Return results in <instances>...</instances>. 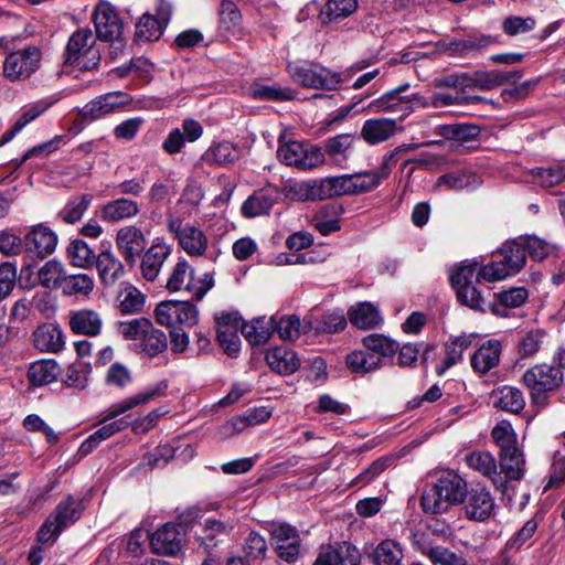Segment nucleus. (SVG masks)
Returning <instances> with one entry per match:
<instances>
[{
	"label": "nucleus",
	"instance_id": "nucleus-1",
	"mask_svg": "<svg viewBox=\"0 0 565 565\" xmlns=\"http://www.w3.org/2000/svg\"><path fill=\"white\" fill-rule=\"evenodd\" d=\"M466 494V481L455 471H443L435 483L423 493L422 507L426 513H444L450 507L463 502Z\"/></svg>",
	"mask_w": 565,
	"mask_h": 565
},
{
	"label": "nucleus",
	"instance_id": "nucleus-2",
	"mask_svg": "<svg viewBox=\"0 0 565 565\" xmlns=\"http://www.w3.org/2000/svg\"><path fill=\"white\" fill-rule=\"evenodd\" d=\"M158 396L157 391L151 393L138 394L136 396L129 397L126 401L117 403L113 405L107 412L105 417L99 422L104 424L99 429H97L94 434L89 435L79 446L78 452L81 456L89 455L98 445L114 436L115 434L126 429L129 426V423L125 418H119L113 420L110 423L105 424L106 422L126 413L127 411L140 405L148 403Z\"/></svg>",
	"mask_w": 565,
	"mask_h": 565
},
{
	"label": "nucleus",
	"instance_id": "nucleus-3",
	"mask_svg": "<svg viewBox=\"0 0 565 565\" xmlns=\"http://www.w3.org/2000/svg\"><path fill=\"white\" fill-rule=\"evenodd\" d=\"M494 259L483 265L477 273V279L487 281L502 280L515 276L525 266V254L521 253L516 238L505 241L495 253Z\"/></svg>",
	"mask_w": 565,
	"mask_h": 565
},
{
	"label": "nucleus",
	"instance_id": "nucleus-4",
	"mask_svg": "<svg viewBox=\"0 0 565 565\" xmlns=\"http://www.w3.org/2000/svg\"><path fill=\"white\" fill-rule=\"evenodd\" d=\"M477 263L457 267L449 276V282L455 289L457 300L460 305L483 313L486 312L484 299L481 291L472 285V278L477 271Z\"/></svg>",
	"mask_w": 565,
	"mask_h": 565
},
{
	"label": "nucleus",
	"instance_id": "nucleus-5",
	"mask_svg": "<svg viewBox=\"0 0 565 565\" xmlns=\"http://www.w3.org/2000/svg\"><path fill=\"white\" fill-rule=\"evenodd\" d=\"M287 73L291 79L306 88L313 89H337L341 83V75L328 68L316 70L306 65L289 62Z\"/></svg>",
	"mask_w": 565,
	"mask_h": 565
},
{
	"label": "nucleus",
	"instance_id": "nucleus-6",
	"mask_svg": "<svg viewBox=\"0 0 565 565\" xmlns=\"http://www.w3.org/2000/svg\"><path fill=\"white\" fill-rule=\"evenodd\" d=\"M42 52L34 45L11 52L4 60L3 74L12 82L29 78L39 70Z\"/></svg>",
	"mask_w": 565,
	"mask_h": 565
},
{
	"label": "nucleus",
	"instance_id": "nucleus-7",
	"mask_svg": "<svg viewBox=\"0 0 565 565\" xmlns=\"http://www.w3.org/2000/svg\"><path fill=\"white\" fill-rule=\"evenodd\" d=\"M131 102L132 97L128 93L114 90L99 95L86 103L82 107V114L84 118H90V120L96 121L130 105Z\"/></svg>",
	"mask_w": 565,
	"mask_h": 565
},
{
	"label": "nucleus",
	"instance_id": "nucleus-8",
	"mask_svg": "<svg viewBox=\"0 0 565 565\" xmlns=\"http://www.w3.org/2000/svg\"><path fill=\"white\" fill-rule=\"evenodd\" d=\"M93 22L96 36L100 41H109L122 34L124 24L117 10L109 2H100L94 13Z\"/></svg>",
	"mask_w": 565,
	"mask_h": 565
},
{
	"label": "nucleus",
	"instance_id": "nucleus-9",
	"mask_svg": "<svg viewBox=\"0 0 565 565\" xmlns=\"http://www.w3.org/2000/svg\"><path fill=\"white\" fill-rule=\"evenodd\" d=\"M57 242L56 233L42 223L31 226L24 234L25 250L40 259L51 255Z\"/></svg>",
	"mask_w": 565,
	"mask_h": 565
},
{
	"label": "nucleus",
	"instance_id": "nucleus-10",
	"mask_svg": "<svg viewBox=\"0 0 565 565\" xmlns=\"http://www.w3.org/2000/svg\"><path fill=\"white\" fill-rule=\"evenodd\" d=\"M184 543L181 527L173 523H167L158 529L150 537V545L156 554L175 556Z\"/></svg>",
	"mask_w": 565,
	"mask_h": 565
},
{
	"label": "nucleus",
	"instance_id": "nucleus-11",
	"mask_svg": "<svg viewBox=\"0 0 565 565\" xmlns=\"http://www.w3.org/2000/svg\"><path fill=\"white\" fill-rule=\"evenodd\" d=\"M116 245L127 265L134 266L146 248L147 241L140 228L129 225L117 232Z\"/></svg>",
	"mask_w": 565,
	"mask_h": 565
},
{
	"label": "nucleus",
	"instance_id": "nucleus-12",
	"mask_svg": "<svg viewBox=\"0 0 565 565\" xmlns=\"http://www.w3.org/2000/svg\"><path fill=\"white\" fill-rule=\"evenodd\" d=\"M527 388H559L563 383V371L554 364H536L522 376Z\"/></svg>",
	"mask_w": 565,
	"mask_h": 565
},
{
	"label": "nucleus",
	"instance_id": "nucleus-13",
	"mask_svg": "<svg viewBox=\"0 0 565 565\" xmlns=\"http://www.w3.org/2000/svg\"><path fill=\"white\" fill-rule=\"evenodd\" d=\"M95 266L104 287H114L125 275V267L111 252V244H107V248L98 253Z\"/></svg>",
	"mask_w": 565,
	"mask_h": 565
},
{
	"label": "nucleus",
	"instance_id": "nucleus-14",
	"mask_svg": "<svg viewBox=\"0 0 565 565\" xmlns=\"http://www.w3.org/2000/svg\"><path fill=\"white\" fill-rule=\"evenodd\" d=\"M315 565H360V553L348 543L323 545Z\"/></svg>",
	"mask_w": 565,
	"mask_h": 565
},
{
	"label": "nucleus",
	"instance_id": "nucleus-15",
	"mask_svg": "<svg viewBox=\"0 0 565 565\" xmlns=\"http://www.w3.org/2000/svg\"><path fill=\"white\" fill-rule=\"evenodd\" d=\"M495 302L487 303L484 301L486 311L489 310L497 317H507L508 308H519L523 306L529 297V291L525 287H511L509 289L494 292Z\"/></svg>",
	"mask_w": 565,
	"mask_h": 565
},
{
	"label": "nucleus",
	"instance_id": "nucleus-16",
	"mask_svg": "<svg viewBox=\"0 0 565 565\" xmlns=\"http://www.w3.org/2000/svg\"><path fill=\"white\" fill-rule=\"evenodd\" d=\"M33 344L41 352H60L65 344L64 333L57 323L45 322L33 331Z\"/></svg>",
	"mask_w": 565,
	"mask_h": 565
},
{
	"label": "nucleus",
	"instance_id": "nucleus-17",
	"mask_svg": "<svg viewBox=\"0 0 565 565\" xmlns=\"http://www.w3.org/2000/svg\"><path fill=\"white\" fill-rule=\"evenodd\" d=\"M465 512L468 519L484 521L489 519L494 509V500L490 492L484 489H472L467 491Z\"/></svg>",
	"mask_w": 565,
	"mask_h": 565
},
{
	"label": "nucleus",
	"instance_id": "nucleus-18",
	"mask_svg": "<svg viewBox=\"0 0 565 565\" xmlns=\"http://www.w3.org/2000/svg\"><path fill=\"white\" fill-rule=\"evenodd\" d=\"M397 131V122L391 118H370L364 121L361 138L371 146L388 140Z\"/></svg>",
	"mask_w": 565,
	"mask_h": 565
},
{
	"label": "nucleus",
	"instance_id": "nucleus-19",
	"mask_svg": "<svg viewBox=\"0 0 565 565\" xmlns=\"http://www.w3.org/2000/svg\"><path fill=\"white\" fill-rule=\"evenodd\" d=\"M502 351L501 342L497 339H490L482 343L470 358L472 370L478 374H487L500 362Z\"/></svg>",
	"mask_w": 565,
	"mask_h": 565
},
{
	"label": "nucleus",
	"instance_id": "nucleus-20",
	"mask_svg": "<svg viewBox=\"0 0 565 565\" xmlns=\"http://www.w3.org/2000/svg\"><path fill=\"white\" fill-rule=\"evenodd\" d=\"M140 212L137 201L128 198H118L100 206L99 218L106 223H117L132 218Z\"/></svg>",
	"mask_w": 565,
	"mask_h": 565
},
{
	"label": "nucleus",
	"instance_id": "nucleus-21",
	"mask_svg": "<svg viewBox=\"0 0 565 565\" xmlns=\"http://www.w3.org/2000/svg\"><path fill=\"white\" fill-rule=\"evenodd\" d=\"M482 128L471 122H451L438 125L435 128V135L450 141H457L465 145L471 141H478Z\"/></svg>",
	"mask_w": 565,
	"mask_h": 565
},
{
	"label": "nucleus",
	"instance_id": "nucleus-22",
	"mask_svg": "<svg viewBox=\"0 0 565 565\" xmlns=\"http://www.w3.org/2000/svg\"><path fill=\"white\" fill-rule=\"evenodd\" d=\"M475 334H460L449 337L445 343V358L436 365V373L441 376L448 369L462 360L463 352L471 347Z\"/></svg>",
	"mask_w": 565,
	"mask_h": 565
},
{
	"label": "nucleus",
	"instance_id": "nucleus-23",
	"mask_svg": "<svg viewBox=\"0 0 565 565\" xmlns=\"http://www.w3.org/2000/svg\"><path fill=\"white\" fill-rule=\"evenodd\" d=\"M465 460L469 468L490 478L498 489L505 487V481L498 471L497 461L490 452L472 451Z\"/></svg>",
	"mask_w": 565,
	"mask_h": 565
},
{
	"label": "nucleus",
	"instance_id": "nucleus-24",
	"mask_svg": "<svg viewBox=\"0 0 565 565\" xmlns=\"http://www.w3.org/2000/svg\"><path fill=\"white\" fill-rule=\"evenodd\" d=\"M266 362L278 374H291L300 367L296 352L287 345H277L266 352Z\"/></svg>",
	"mask_w": 565,
	"mask_h": 565
},
{
	"label": "nucleus",
	"instance_id": "nucleus-25",
	"mask_svg": "<svg viewBox=\"0 0 565 565\" xmlns=\"http://www.w3.org/2000/svg\"><path fill=\"white\" fill-rule=\"evenodd\" d=\"M70 328L75 334L96 337L102 330V319L95 310L82 309L70 315Z\"/></svg>",
	"mask_w": 565,
	"mask_h": 565
},
{
	"label": "nucleus",
	"instance_id": "nucleus-26",
	"mask_svg": "<svg viewBox=\"0 0 565 565\" xmlns=\"http://www.w3.org/2000/svg\"><path fill=\"white\" fill-rule=\"evenodd\" d=\"M61 367L54 359H42L33 362L28 370V379L32 386H44L57 380Z\"/></svg>",
	"mask_w": 565,
	"mask_h": 565
},
{
	"label": "nucleus",
	"instance_id": "nucleus-27",
	"mask_svg": "<svg viewBox=\"0 0 565 565\" xmlns=\"http://www.w3.org/2000/svg\"><path fill=\"white\" fill-rule=\"evenodd\" d=\"M136 352L147 358H156L168 349L166 333L151 324L150 329L142 335L139 342L135 343Z\"/></svg>",
	"mask_w": 565,
	"mask_h": 565
},
{
	"label": "nucleus",
	"instance_id": "nucleus-28",
	"mask_svg": "<svg viewBox=\"0 0 565 565\" xmlns=\"http://www.w3.org/2000/svg\"><path fill=\"white\" fill-rule=\"evenodd\" d=\"M241 332L252 345L265 344L275 332V317L256 318L250 323L243 322Z\"/></svg>",
	"mask_w": 565,
	"mask_h": 565
},
{
	"label": "nucleus",
	"instance_id": "nucleus-29",
	"mask_svg": "<svg viewBox=\"0 0 565 565\" xmlns=\"http://www.w3.org/2000/svg\"><path fill=\"white\" fill-rule=\"evenodd\" d=\"M171 253V247L164 244L152 245L141 259V273L145 279L153 281L164 260Z\"/></svg>",
	"mask_w": 565,
	"mask_h": 565
},
{
	"label": "nucleus",
	"instance_id": "nucleus-30",
	"mask_svg": "<svg viewBox=\"0 0 565 565\" xmlns=\"http://www.w3.org/2000/svg\"><path fill=\"white\" fill-rule=\"evenodd\" d=\"M348 319L352 326L363 330L375 328L382 321L377 308L369 301L352 306L348 310Z\"/></svg>",
	"mask_w": 565,
	"mask_h": 565
},
{
	"label": "nucleus",
	"instance_id": "nucleus-31",
	"mask_svg": "<svg viewBox=\"0 0 565 565\" xmlns=\"http://www.w3.org/2000/svg\"><path fill=\"white\" fill-rule=\"evenodd\" d=\"M239 158V150L231 141L213 142L203 153L202 160L207 164L224 166L234 163Z\"/></svg>",
	"mask_w": 565,
	"mask_h": 565
},
{
	"label": "nucleus",
	"instance_id": "nucleus-32",
	"mask_svg": "<svg viewBox=\"0 0 565 565\" xmlns=\"http://www.w3.org/2000/svg\"><path fill=\"white\" fill-rule=\"evenodd\" d=\"M233 525L230 522H223L214 519H206L202 526L200 536L201 544L206 551L216 547L230 536Z\"/></svg>",
	"mask_w": 565,
	"mask_h": 565
},
{
	"label": "nucleus",
	"instance_id": "nucleus-33",
	"mask_svg": "<svg viewBox=\"0 0 565 565\" xmlns=\"http://www.w3.org/2000/svg\"><path fill=\"white\" fill-rule=\"evenodd\" d=\"M276 198L265 190L255 191L242 204L241 213L246 218L269 214Z\"/></svg>",
	"mask_w": 565,
	"mask_h": 565
},
{
	"label": "nucleus",
	"instance_id": "nucleus-34",
	"mask_svg": "<svg viewBox=\"0 0 565 565\" xmlns=\"http://www.w3.org/2000/svg\"><path fill=\"white\" fill-rule=\"evenodd\" d=\"M93 40L90 29H79L68 39L63 54V62L66 66H75L89 42Z\"/></svg>",
	"mask_w": 565,
	"mask_h": 565
},
{
	"label": "nucleus",
	"instance_id": "nucleus-35",
	"mask_svg": "<svg viewBox=\"0 0 565 565\" xmlns=\"http://www.w3.org/2000/svg\"><path fill=\"white\" fill-rule=\"evenodd\" d=\"M345 364L351 373L364 375L380 369L382 359L366 350H354L347 354Z\"/></svg>",
	"mask_w": 565,
	"mask_h": 565
},
{
	"label": "nucleus",
	"instance_id": "nucleus-36",
	"mask_svg": "<svg viewBox=\"0 0 565 565\" xmlns=\"http://www.w3.org/2000/svg\"><path fill=\"white\" fill-rule=\"evenodd\" d=\"M358 9V0H328L319 13L322 24L339 22Z\"/></svg>",
	"mask_w": 565,
	"mask_h": 565
},
{
	"label": "nucleus",
	"instance_id": "nucleus-37",
	"mask_svg": "<svg viewBox=\"0 0 565 565\" xmlns=\"http://www.w3.org/2000/svg\"><path fill=\"white\" fill-rule=\"evenodd\" d=\"M362 344L364 350L381 356L382 361L386 358L393 359L398 350V342L382 333L367 334L362 339Z\"/></svg>",
	"mask_w": 565,
	"mask_h": 565
},
{
	"label": "nucleus",
	"instance_id": "nucleus-38",
	"mask_svg": "<svg viewBox=\"0 0 565 565\" xmlns=\"http://www.w3.org/2000/svg\"><path fill=\"white\" fill-rule=\"evenodd\" d=\"M82 512V502L72 495H68L57 504L51 518L58 527L64 530L77 521L81 518Z\"/></svg>",
	"mask_w": 565,
	"mask_h": 565
},
{
	"label": "nucleus",
	"instance_id": "nucleus-39",
	"mask_svg": "<svg viewBox=\"0 0 565 565\" xmlns=\"http://www.w3.org/2000/svg\"><path fill=\"white\" fill-rule=\"evenodd\" d=\"M179 245L190 256H202L207 248V237L205 233L194 226L186 224L185 231L178 238Z\"/></svg>",
	"mask_w": 565,
	"mask_h": 565
},
{
	"label": "nucleus",
	"instance_id": "nucleus-40",
	"mask_svg": "<svg viewBox=\"0 0 565 565\" xmlns=\"http://www.w3.org/2000/svg\"><path fill=\"white\" fill-rule=\"evenodd\" d=\"M250 96L257 100L280 103L294 100L296 98V90L290 87L266 85L255 82L250 87Z\"/></svg>",
	"mask_w": 565,
	"mask_h": 565
},
{
	"label": "nucleus",
	"instance_id": "nucleus-41",
	"mask_svg": "<svg viewBox=\"0 0 565 565\" xmlns=\"http://www.w3.org/2000/svg\"><path fill=\"white\" fill-rule=\"evenodd\" d=\"M521 253L534 262H543L552 253V245L535 235H520L515 237Z\"/></svg>",
	"mask_w": 565,
	"mask_h": 565
},
{
	"label": "nucleus",
	"instance_id": "nucleus-42",
	"mask_svg": "<svg viewBox=\"0 0 565 565\" xmlns=\"http://www.w3.org/2000/svg\"><path fill=\"white\" fill-rule=\"evenodd\" d=\"M403 548L395 540H384L377 544L372 553L375 565H402Z\"/></svg>",
	"mask_w": 565,
	"mask_h": 565
},
{
	"label": "nucleus",
	"instance_id": "nucleus-43",
	"mask_svg": "<svg viewBox=\"0 0 565 565\" xmlns=\"http://www.w3.org/2000/svg\"><path fill=\"white\" fill-rule=\"evenodd\" d=\"M118 299L119 310L122 315L139 313L143 310L146 303V296L129 282L122 284Z\"/></svg>",
	"mask_w": 565,
	"mask_h": 565
},
{
	"label": "nucleus",
	"instance_id": "nucleus-44",
	"mask_svg": "<svg viewBox=\"0 0 565 565\" xmlns=\"http://www.w3.org/2000/svg\"><path fill=\"white\" fill-rule=\"evenodd\" d=\"M62 294L65 296H88L94 289V280L87 274L66 275L58 284Z\"/></svg>",
	"mask_w": 565,
	"mask_h": 565
},
{
	"label": "nucleus",
	"instance_id": "nucleus-45",
	"mask_svg": "<svg viewBox=\"0 0 565 565\" xmlns=\"http://www.w3.org/2000/svg\"><path fill=\"white\" fill-rule=\"evenodd\" d=\"M164 29L160 20L148 12L143 13L136 23L134 41L137 43L157 41L162 35Z\"/></svg>",
	"mask_w": 565,
	"mask_h": 565
},
{
	"label": "nucleus",
	"instance_id": "nucleus-46",
	"mask_svg": "<svg viewBox=\"0 0 565 565\" xmlns=\"http://www.w3.org/2000/svg\"><path fill=\"white\" fill-rule=\"evenodd\" d=\"M218 30L225 33H234L241 28L242 13L232 0H222L218 10Z\"/></svg>",
	"mask_w": 565,
	"mask_h": 565
},
{
	"label": "nucleus",
	"instance_id": "nucleus-47",
	"mask_svg": "<svg viewBox=\"0 0 565 565\" xmlns=\"http://www.w3.org/2000/svg\"><path fill=\"white\" fill-rule=\"evenodd\" d=\"M66 253L71 264L81 268H90L97 257L88 244L81 238L73 239L67 246Z\"/></svg>",
	"mask_w": 565,
	"mask_h": 565
},
{
	"label": "nucleus",
	"instance_id": "nucleus-48",
	"mask_svg": "<svg viewBox=\"0 0 565 565\" xmlns=\"http://www.w3.org/2000/svg\"><path fill=\"white\" fill-rule=\"evenodd\" d=\"M525 461L519 448L500 452V468L507 479L520 480L524 476Z\"/></svg>",
	"mask_w": 565,
	"mask_h": 565
},
{
	"label": "nucleus",
	"instance_id": "nucleus-49",
	"mask_svg": "<svg viewBox=\"0 0 565 565\" xmlns=\"http://www.w3.org/2000/svg\"><path fill=\"white\" fill-rule=\"evenodd\" d=\"M330 177L302 182L298 185L297 194L302 201L327 200L332 198Z\"/></svg>",
	"mask_w": 565,
	"mask_h": 565
},
{
	"label": "nucleus",
	"instance_id": "nucleus-50",
	"mask_svg": "<svg viewBox=\"0 0 565 565\" xmlns=\"http://www.w3.org/2000/svg\"><path fill=\"white\" fill-rule=\"evenodd\" d=\"M481 103L490 104L494 107L499 106V103L494 100L487 99L486 97L479 95H451L449 93L437 92L431 96V104L435 107H444L449 105H477Z\"/></svg>",
	"mask_w": 565,
	"mask_h": 565
},
{
	"label": "nucleus",
	"instance_id": "nucleus-51",
	"mask_svg": "<svg viewBox=\"0 0 565 565\" xmlns=\"http://www.w3.org/2000/svg\"><path fill=\"white\" fill-rule=\"evenodd\" d=\"M436 86L455 88L459 95H468V90L476 89L475 72H458L445 75L436 79Z\"/></svg>",
	"mask_w": 565,
	"mask_h": 565
},
{
	"label": "nucleus",
	"instance_id": "nucleus-52",
	"mask_svg": "<svg viewBox=\"0 0 565 565\" xmlns=\"http://www.w3.org/2000/svg\"><path fill=\"white\" fill-rule=\"evenodd\" d=\"M499 43V35L473 33L467 35L465 39L454 41L451 44L454 45L456 51L460 53H467L475 50L486 49L492 44Z\"/></svg>",
	"mask_w": 565,
	"mask_h": 565
},
{
	"label": "nucleus",
	"instance_id": "nucleus-53",
	"mask_svg": "<svg viewBox=\"0 0 565 565\" xmlns=\"http://www.w3.org/2000/svg\"><path fill=\"white\" fill-rule=\"evenodd\" d=\"M298 170H311L324 162V152L322 147L308 140L301 141Z\"/></svg>",
	"mask_w": 565,
	"mask_h": 565
},
{
	"label": "nucleus",
	"instance_id": "nucleus-54",
	"mask_svg": "<svg viewBox=\"0 0 565 565\" xmlns=\"http://www.w3.org/2000/svg\"><path fill=\"white\" fill-rule=\"evenodd\" d=\"M65 270L63 265L51 259L46 262L38 271V278L42 286L51 289H58L60 282L64 277Z\"/></svg>",
	"mask_w": 565,
	"mask_h": 565
},
{
	"label": "nucleus",
	"instance_id": "nucleus-55",
	"mask_svg": "<svg viewBox=\"0 0 565 565\" xmlns=\"http://www.w3.org/2000/svg\"><path fill=\"white\" fill-rule=\"evenodd\" d=\"M299 369L305 380L313 385L321 386L328 380L327 362L322 356H316Z\"/></svg>",
	"mask_w": 565,
	"mask_h": 565
},
{
	"label": "nucleus",
	"instance_id": "nucleus-56",
	"mask_svg": "<svg viewBox=\"0 0 565 565\" xmlns=\"http://www.w3.org/2000/svg\"><path fill=\"white\" fill-rule=\"evenodd\" d=\"M491 436L500 448V452H507L518 447L514 429L512 425L507 420L498 423L493 427Z\"/></svg>",
	"mask_w": 565,
	"mask_h": 565
},
{
	"label": "nucleus",
	"instance_id": "nucleus-57",
	"mask_svg": "<svg viewBox=\"0 0 565 565\" xmlns=\"http://www.w3.org/2000/svg\"><path fill=\"white\" fill-rule=\"evenodd\" d=\"M92 199L93 196L90 194H83L78 198L70 200L61 212L63 221L67 224H74L78 222L89 207Z\"/></svg>",
	"mask_w": 565,
	"mask_h": 565
},
{
	"label": "nucleus",
	"instance_id": "nucleus-58",
	"mask_svg": "<svg viewBox=\"0 0 565 565\" xmlns=\"http://www.w3.org/2000/svg\"><path fill=\"white\" fill-rule=\"evenodd\" d=\"M348 324V319L341 309L328 311L317 321L316 331L318 333H337L342 331Z\"/></svg>",
	"mask_w": 565,
	"mask_h": 565
},
{
	"label": "nucleus",
	"instance_id": "nucleus-59",
	"mask_svg": "<svg viewBox=\"0 0 565 565\" xmlns=\"http://www.w3.org/2000/svg\"><path fill=\"white\" fill-rule=\"evenodd\" d=\"M500 396H494L493 405L502 411L518 414L525 406L522 391H499Z\"/></svg>",
	"mask_w": 565,
	"mask_h": 565
},
{
	"label": "nucleus",
	"instance_id": "nucleus-60",
	"mask_svg": "<svg viewBox=\"0 0 565 565\" xmlns=\"http://www.w3.org/2000/svg\"><path fill=\"white\" fill-rule=\"evenodd\" d=\"M152 322L148 318H136L119 323V332L126 340L139 342L142 335L150 329Z\"/></svg>",
	"mask_w": 565,
	"mask_h": 565
},
{
	"label": "nucleus",
	"instance_id": "nucleus-61",
	"mask_svg": "<svg viewBox=\"0 0 565 565\" xmlns=\"http://www.w3.org/2000/svg\"><path fill=\"white\" fill-rule=\"evenodd\" d=\"M243 551L247 559L257 561L265 558L267 552L265 537L252 531L244 541Z\"/></svg>",
	"mask_w": 565,
	"mask_h": 565
},
{
	"label": "nucleus",
	"instance_id": "nucleus-62",
	"mask_svg": "<svg viewBox=\"0 0 565 565\" xmlns=\"http://www.w3.org/2000/svg\"><path fill=\"white\" fill-rule=\"evenodd\" d=\"M475 179L476 174L471 172H448L438 178L437 185L458 191L468 188Z\"/></svg>",
	"mask_w": 565,
	"mask_h": 565
},
{
	"label": "nucleus",
	"instance_id": "nucleus-63",
	"mask_svg": "<svg viewBox=\"0 0 565 565\" xmlns=\"http://www.w3.org/2000/svg\"><path fill=\"white\" fill-rule=\"evenodd\" d=\"M536 25V21L531 18H522L519 15H510L502 22V31L509 36L527 33Z\"/></svg>",
	"mask_w": 565,
	"mask_h": 565
},
{
	"label": "nucleus",
	"instance_id": "nucleus-64",
	"mask_svg": "<svg viewBox=\"0 0 565 565\" xmlns=\"http://www.w3.org/2000/svg\"><path fill=\"white\" fill-rule=\"evenodd\" d=\"M426 554L434 565H468L463 557L443 546L430 547Z\"/></svg>",
	"mask_w": 565,
	"mask_h": 565
}]
</instances>
